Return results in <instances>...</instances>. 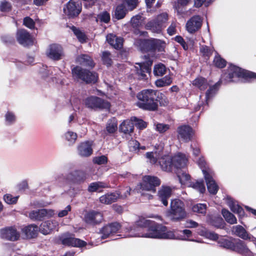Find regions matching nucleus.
Instances as JSON below:
<instances>
[{
    "label": "nucleus",
    "instance_id": "1",
    "mask_svg": "<svg viewBox=\"0 0 256 256\" xmlns=\"http://www.w3.org/2000/svg\"><path fill=\"white\" fill-rule=\"evenodd\" d=\"M150 221L144 218H140L136 221L132 226L126 228L128 237H144L159 239H178L188 240L187 238L192 236V232L189 230H184L180 232L183 235L178 234V231L168 230L166 228L162 225H156L148 229L147 233L144 234V228L148 226Z\"/></svg>",
    "mask_w": 256,
    "mask_h": 256
},
{
    "label": "nucleus",
    "instance_id": "2",
    "mask_svg": "<svg viewBox=\"0 0 256 256\" xmlns=\"http://www.w3.org/2000/svg\"><path fill=\"white\" fill-rule=\"evenodd\" d=\"M156 92V91L150 89L142 90L136 95L138 101L136 106L144 110H156L158 108Z\"/></svg>",
    "mask_w": 256,
    "mask_h": 256
},
{
    "label": "nucleus",
    "instance_id": "3",
    "mask_svg": "<svg viewBox=\"0 0 256 256\" xmlns=\"http://www.w3.org/2000/svg\"><path fill=\"white\" fill-rule=\"evenodd\" d=\"M168 216L174 220H180L187 216L184 202L179 199L171 201L170 209L168 212Z\"/></svg>",
    "mask_w": 256,
    "mask_h": 256
},
{
    "label": "nucleus",
    "instance_id": "4",
    "mask_svg": "<svg viewBox=\"0 0 256 256\" xmlns=\"http://www.w3.org/2000/svg\"><path fill=\"white\" fill-rule=\"evenodd\" d=\"M168 20V14L163 12L158 15L155 20L148 22L145 26V28L153 33L160 34L166 27L165 24Z\"/></svg>",
    "mask_w": 256,
    "mask_h": 256
},
{
    "label": "nucleus",
    "instance_id": "5",
    "mask_svg": "<svg viewBox=\"0 0 256 256\" xmlns=\"http://www.w3.org/2000/svg\"><path fill=\"white\" fill-rule=\"evenodd\" d=\"M72 73L74 77L86 83H95L98 78V74L96 72H90L78 66L72 70Z\"/></svg>",
    "mask_w": 256,
    "mask_h": 256
},
{
    "label": "nucleus",
    "instance_id": "6",
    "mask_svg": "<svg viewBox=\"0 0 256 256\" xmlns=\"http://www.w3.org/2000/svg\"><path fill=\"white\" fill-rule=\"evenodd\" d=\"M228 76L224 74V77H228V82L234 81L232 78L234 76L238 78H256V74L242 70L239 67L234 65H230L228 68Z\"/></svg>",
    "mask_w": 256,
    "mask_h": 256
},
{
    "label": "nucleus",
    "instance_id": "7",
    "mask_svg": "<svg viewBox=\"0 0 256 256\" xmlns=\"http://www.w3.org/2000/svg\"><path fill=\"white\" fill-rule=\"evenodd\" d=\"M84 104L88 108L92 109H109L110 106L108 101L96 96H90L86 98L84 100Z\"/></svg>",
    "mask_w": 256,
    "mask_h": 256
},
{
    "label": "nucleus",
    "instance_id": "8",
    "mask_svg": "<svg viewBox=\"0 0 256 256\" xmlns=\"http://www.w3.org/2000/svg\"><path fill=\"white\" fill-rule=\"evenodd\" d=\"M160 183V180L158 178L146 176L143 178L142 182L140 184V186L142 190L154 193L156 191V186H159Z\"/></svg>",
    "mask_w": 256,
    "mask_h": 256
},
{
    "label": "nucleus",
    "instance_id": "9",
    "mask_svg": "<svg viewBox=\"0 0 256 256\" xmlns=\"http://www.w3.org/2000/svg\"><path fill=\"white\" fill-rule=\"evenodd\" d=\"M81 10V6L72 0L69 1L63 8L64 15L70 18L78 16Z\"/></svg>",
    "mask_w": 256,
    "mask_h": 256
},
{
    "label": "nucleus",
    "instance_id": "10",
    "mask_svg": "<svg viewBox=\"0 0 256 256\" xmlns=\"http://www.w3.org/2000/svg\"><path fill=\"white\" fill-rule=\"evenodd\" d=\"M46 56L50 59L58 60L64 56V51L62 46L56 44H50L46 51Z\"/></svg>",
    "mask_w": 256,
    "mask_h": 256
},
{
    "label": "nucleus",
    "instance_id": "11",
    "mask_svg": "<svg viewBox=\"0 0 256 256\" xmlns=\"http://www.w3.org/2000/svg\"><path fill=\"white\" fill-rule=\"evenodd\" d=\"M0 236L4 240L16 241L19 239L20 234L15 227L10 226L0 230Z\"/></svg>",
    "mask_w": 256,
    "mask_h": 256
},
{
    "label": "nucleus",
    "instance_id": "12",
    "mask_svg": "<svg viewBox=\"0 0 256 256\" xmlns=\"http://www.w3.org/2000/svg\"><path fill=\"white\" fill-rule=\"evenodd\" d=\"M177 132L178 140L184 142H188L190 140L194 134L192 128L186 125L178 127Z\"/></svg>",
    "mask_w": 256,
    "mask_h": 256
},
{
    "label": "nucleus",
    "instance_id": "13",
    "mask_svg": "<svg viewBox=\"0 0 256 256\" xmlns=\"http://www.w3.org/2000/svg\"><path fill=\"white\" fill-rule=\"evenodd\" d=\"M62 244L75 247H82L86 246V242L79 238L72 236L71 234H66L60 238Z\"/></svg>",
    "mask_w": 256,
    "mask_h": 256
},
{
    "label": "nucleus",
    "instance_id": "14",
    "mask_svg": "<svg viewBox=\"0 0 256 256\" xmlns=\"http://www.w3.org/2000/svg\"><path fill=\"white\" fill-rule=\"evenodd\" d=\"M16 38L18 42L24 46L32 45L34 40L30 33L24 29L18 30L16 33Z\"/></svg>",
    "mask_w": 256,
    "mask_h": 256
},
{
    "label": "nucleus",
    "instance_id": "15",
    "mask_svg": "<svg viewBox=\"0 0 256 256\" xmlns=\"http://www.w3.org/2000/svg\"><path fill=\"white\" fill-rule=\"evenodd\" d=\"M202 20L199 16H194L186 22V28L188 32L192 34L200 28Z\"/></svg>",
    "mask_w": 256,
    "mask_h": 256
},
{
    "label": "nucleus",
    "instance_id": "16",
    "mask_svg": "<svg viewBox=\"0 0 256 256\" xmlns=\"http://www.w3.org/2000/svg\"><path fill=\"white\" fill-rule=\"evenodd\" d=\"M54 214V212L52 210L42 209L38 210L32 211L29 214V216L33 220H41L45 217H52Z\"/></svg>",
    "mask_w": 256,
    "mask_h": 256
},
{
    "label": "nucleus",
    "instance_id": "17",
    "mask_svg": "<svg viewBox=\"0 0 256 256\" xmlns=\"http://www.w3.org/2000/svg\"><path fill=\"white\" fill-rule=\"evenodd\" d=\"M202 172L206 182L208 192L212 194H216L218 190V187L212 178V172L209 173L206 170L204 169L202 170Z\"/></svg>",
    "mask_w": 256,
    "mask_h": 256
},
{
    "label": "nucleus",
    "instance_id": "18",
    "mask_svg": "<svg viewBox=\"0 0 256 256\" xmlns=\"http://www.w3.org/2000/svg\"><path fill=\"white\" fill-rule=\"evenodd\" d=\"M152 64V61H148L146 62L136 63L135 66L136 74L138 76V78L144 79L146 75V73H150V66Z\"/></svg>",
    "mask_w": 256,
    "mask_h": 256
},
{
    "label": "nucleus",
    "instance_id": "19",
    "mask_svg": "<svg viewBox=\"0 0 256 256\" xmlns=\"http://www.w3.org/2000/svg\"><path fill=\"white\" fill-rule=\"evenodd\" d=\"M172 168L177 170L186 167L188 162V158L186 155L181 153H178L172 157Z\"/></svg>",
    "mask_w": 256,
    "mask_h": 256
},
{
    "label": "nucleus",
    "instance_id": "20",
    "mask_svg": "<svg viewBox=\"0 0 256 256\" xmlns=\"http://www.w3.org/2000/svg\"><path fill=\"white\" fill-rule=\"evenodd\" d=\"M103 220L102 213L96 211H90L84 216L85 222L89 224H94L101 222Z\"/></svg>",
    "mask_w": 256,
    "mask_h": 256
},
{
    "label": "nucleus",
    "instance_id": "21",
    "mask_svg": "<svg viewBox=\"0 0 256 256\" xmlns=\"http://www.w3.org/2000/svg\"><path fill=\"white\" fill-rule=\"evenodd\" d=\"M158 166H159L162 170L171 172L172 170V156L164 155L158 158Z\"/></svg>",
    "mask_w": 256,
    "mask_h": 256
},
{
    "label": "nucleus",
    "instance_id": "22",
    "mask_svg": "<svg viewBox=\"0 0 256 256\" xmlns=\"http://www.w3.org/2000/svg\"><path fill=\"white\" fill-rule=\"evenodd\" d=\"M120 228V224L118 222H114L106 225L102 228L101 230L102 238H106L118 232Z\"/></svg>",
    "mask_w": 256,
    "mask_h": 256
},
{
    "label": "nucleus",
    "instance_id": "23",
    "mask_svg": "<svg viewBox=\"0 0 256 256\" xmlns=\"http://www.w3.org/2000/svg\"><path fill=\"white\" fill-rule=\"evenodd\" d=\"M58 226V222L56 220H47L42 223L40 230L42 234L46 235L57 229Z\"/></svg>",
    "mask_w": 256,
    "mask_h": 256
},
{
    "label": "nucleus",
    "instance_id": "24",
    "mask_svg": "<svg viewBox=\"0 0 256 256\" xmlns=\"http://www.w3.org/2000/svg\"><path fill=\"white\" fill-rule=\"evenodd\" d=\"M244 256H252V252L246 246L245 243L240 240H238L234 243L233 250Z\"/></svg>",
    "mask_w": 256,
    "mask_h": 256
},
{
    "label": "nucleus",
    "instance_id": "25",
    "mask_svg": "<svg viewBox=\"0 0 256 256\" xmlns=\"http://www.w3.org/2000/svg\"><path fill=\"white\" fill-rule=\"evenodd\" d=\"M92 142L86 141L82 142L78 146V154L82 156H88L92 154Z\"/></svg>",
    "mask_w": 256,
    "mask_h": 256
},
{
    "label": "nucleus",
    "instance_id": "26",
    "mask_svg": "<svg viewBox=\"0 0 256 256\" xmlns=\"http://www.w3.org/2000/svg\"><path fill=\"white\" fill-rule=\"evenodd\" d=\"M172 194V190L168 186H162L158 192L159 200L162 202L164 206L168 204V200L170 198Z\"/></svg>",
    "mask_w": 256,
    "mask_h": 256
},
{
    "label": "nucleus",
    "instance_id": "27",
    "mask_svg": "<svg viewBox=\"0 0 256 256\" xmlns=\"http://www.w3.org/2000/svg\"><path fill=\"white\" fill-rule=\"evenodd\" d=\"M226 201L232 212L238 214L240 217L244 215V212L243 208L238 204L236 201L234 200L229 196L226 198Z\"/></svg>",
    "mask_w": 256,
    "mask_h": 256
},
{
    "label": "nucleus",
    "instance_id": "28",
    "mask_svg": "<svg viewBox=\"0 0 256 256\" xmlns=\"http://www.w3.org/2000/svg\"><path fill=\"white\" fill-rule=\"evenodd\" d=\"M232 232L244 240H251L253 242H256V238L252 237L246 230L241 226H236L232 228Z\"/></svg>",
    "mask_w": 256,
    "mask_h": 256
},
{
    "label": "nucleus",
    "instance_id": "29",
    "mask_svg": "<svg viewBox=\"0 0 256 256\" xmlns=\"http://www.w3.org/2000/svg\"><path fill=\"white\" fill-rule=\"evenodd\" d=\"M106 40L116 49H120L122 46L123 39L113 34H108L106 36Z\"/></svg>",
    "mask_w": 256,
    "mask_h": 256
},
{
    "label": "nucleus",
    "instance_id": "30",
    "mask_svg": "<svg viewBox=\"0 0 256 256\" xmlns=\"http://www.w3.org/2000/svg\"><path fill=\"white\" fill-rule=\"evenodd\" d=\"M134 122L131 120H124L120 126V130L125 134L131 136L134 131Z\"/></svg>",
    "mask_w": 256,
    "mask_h": 256
},
{
    "label": "nucleus",
    "instance_id": "31",
    "mask_svg": "<svg viewBox=\"0 0 256 256\" xmlns=\"http://www.w3.org/2000/svg\"><path fill=\"white\" fill-rule=\"evenodd\" d=\"M120 194L118 192L108 194L101 196L100 198V201L102 204H108L114 202L118 198Z\"/></svg>",
    "mask_w": 256,
    "mask_h": 256
},
{
    "label": "nucleus",
    "instance_id": "32",
    "mask_svg": "<svg viewBox=\"0 0 256 256\" xmlns=\"http://www.w3.org/2000/svg\"><path fill=\"white\" fill-rule=\"evenodd\" d=\"M163 148L162 146H158V151L148 152L146 154V157L148 160L149 162L152 164L158 165V158L160 156V152L162 150Z\"/></svg>",
    "mask_w": 256,
    "mask_h": 256
},
{
    "label": "nucleus",
    "instance_id": "33",
    "mask_svg": "<svg viewBox=\"0 0 256 256\" xmlns=\"http://www.w3.org/2000/svg\"><path fill=\"white\" fill-rule=\"evenodd\" d=\"M76 62L80 64L92 68L94 66L92 58L86 54H82L76 58Z\"/></svg>",
    "mask_w": 256,
    "mask_h": 256
},
{
    "label": "nucleus",
    "instance_id": "34",
    "mask_svg": "<svg viewBox=\"0 0 256 256\" xmlns=\"http://www.w3.org/2000/svg\"><path fill=\"white\" fill-rule=\"evenodd\" d=\"M177 176L180 183L184 186H190L192 184L190 176L186 172H178Z\"/></svg>",
    "mask_w": 256,
    "mask_h": 256
},
{
    "label": "nucleus",
    "instance_id": "35",
    "mask_svg": "<svg viewBox=\"0 0 256 256\" xmlns=\"http://www.w3.org/2000/svg\"><path fill=\"white\" fill-rule=\"evenodd\" d=\"M150 42L154 50L160 52L164 51L166 44L164 41L158 39H152Z\"/></svg>",
    "mask_w": 256,
    "mask_h": 256
},
{
    "label": "nucleus",
    "instance_id": "36",
    "mask_svg": "<svg viewBox=\"0 0 256 256\" xmlns=\"http://www.w3.org/2000/svg\"><path fill=\"white\" fill-rule=\"evenodd\" d=\"M38 230V227L34 224L28 226L22 230L23 232L26 234V236L28 238L34 237L37 234Z\"/></svg>",
    "mask_w": 256,
    "mask_h": 256
},
{
    "label": "nucleus",
    "instance_id": "37",
    "mask_svg": "<svg viewBox=\"0 0 256 256\" xmlns=\"http://www.w3.org/2000/svg\"><path fill=\"white\" fill-rule=\"evenodd\" d=\"M106 184L100 182H92L88 186V190L90 192L100 191L102 188L107 187Z\"/></svg>",
    "mask_w": 256,
    "mask_h": 256
},
{
    "label": "nucleus",
    "instance_id": "38",
    "mask_svg": "<svg viewBox=\"0 0 256 256\" xmlns=\"http://www.w3.org/2000/svg\"><path fill=\"white\" fill-rule=\"evenodd\" d=\"M128 10V8H126L124 4L118 5L115 10L116 18L118 20L124 18Z\"/></svg>",
    "mask_w": 256,
    "mask_h": 256
},
{
    "label": "nucleus",
    "instance_id": "39",
    "mask_svg": "<svg viewBox=\"0 0 256 256\" xmlns=\"http://www.w3.org/2000/svg\"><path fill=\"white\" fill-rule=\"evenodd\" d=\"M118 129L117 120L115 118L110 119L106 124V130L109 134H114Z\"/></svg>",
    "mask_w": 256,
    "mask_h": 256
},
{
    "label": "nucleus",
    "instance_id": "40",
    "mask_svg": "<svg viewBox=\"0 0 256 256\" xmlns=\"http://www.w3.org/2000/svg\"><path fill=\"white\" fill-rule=\"evenodd\" d=\"M192 84L200 90H204L207 88L208 86L206 80L202 77L196 78L193 81Z\"/></svg>",
    "mask_w": 256,
    "mask_h": 256
},
{
    "label": "nucleus",
    "instance_id": "41",
    "mask_svg": "<svg viewBox=\"0 0 256 256\" xmlns=\"http://www.w3.org/2000/svg\"><path fill=\"white\" fill-rule=\"evenodd\" d=\"M200 55L204 58L206 60H208L213 52L212 48H210L206 46H201L200 50Z\"/></svg>",
    "mask_w": 256,
    "mask_h": 256
},
{
    "label": "nucleus",
    "instance_id": "42",
    "mask_svg": "<svg viewBox=\"0 0 256 256\" xmlns=\"http://www.w3.org/2000/svg\"><path fill=\"white\" fill-rule=\"evenodd\" d=\"M218 243L221 247L233 250L235 242L226 238H222L218 240Z\"/></svg>",
    "mask_w": 256,
    "mask_h": 256
},
{
    "label": "nucleus",
    "instance_id": "43",
    "mask_svg": "<svg viewBox=\"0 0 256 256\" xmlns=\"http://www.w3.org/2000/svg\"><path fill=\"white\" fill-rule=\"evenodd\" d=\"M222 214L226 220L230 224H234L236 223V218L235 216L230 213L228 210L224 209L222 210Z\"/></svg>",
    "mask_w": 256,
    "mask_h": 256
},
{
    "label": "nucleus",
    "instance_id": "44",
    "mask_svg": "<svg viewBox=\"0 0 256 256\" xmlns=\"http://www.w3.org/2000/svg\"><path fill=\"white\" fill-rule=\"evenodd\" d=\"M172 82V79L170 76H166L156 81L155 84L158 87H163L168 86Z\"/></svg>",
    "mask_w": 256,
    "mask_h": 256
},
{
    "label": "nucleus",
    "instance_id": "45",
    "mask_svg": "<svg viewBox=\"0 0 256 256\" xmlns=\"http://www.w3.org/2000/svg\"><path fill=\"white\" fill-rule=\"evenodd\" d=\"M166 72L165 66L160 63L155 65L154 68V74L156 76H162L165 74Z\"/></svg>",
    "mask_w": 256,
    "mask_h": 256
},
{
    "label": "nucleus",
    "instance_id": "46",
    "mask_svg": "<svg viewBox=\"0 0 256 256\" xmlns=\"http://www.w3.org/2000/svg\"><path fill=\"white\" fill-rule=\"evenodd\" d=\"M198 233L200 236H204L211 240H215L218 238V236L216 234L208 231L205 228L202 230L200 232H198Z\"/></svg>",
    "mask_w": 256,
    "mask_h": 256
},
{
    "label": "nucleus",
    "instance_id": "47",
    "mask_svg": "<svg viewBox=\"0 0 256 256\" xmlns=\"http://www.w3.org/2000/svg\"><path fill=\"white\" fill-rule=\"evenodd\" d=\"M190 187H192L202 194L206 191L204 184L202 180H196L195 182H192V184Z\"/></svg>",
    "mask_w": 256,
    "mask_h": 256
},
{
    "label": "nucleus",
    "instance_id": "48",
    "mask_svg": "<svg viewBox=\"0 0 256 256\" xmlns=\"http://www.w3.org/2000/svg\"><path fill=\"white\" fill-rule=\"evenodd\" d=\"M192 210L194 212L205 214L206 210V206L205 204H198L194 205Z\"/></svg>",
    "mask_w": 256,
    "mask_h": 256
},
{
    "label": "nucleus",
    "instance_id": "49",
    "mask_svg": "<svg viewBox=\"0 0 256 256\" xmlns=\"http://www.w3.org/2000/svg\"><path fill=\"white\" fill-rule=\"evenodd\" d=\"M78 171L74 170L69 173L66 177V180L68 182L77 183L78 182Z\"/></svg>",
    "mask_w": 256,
    "mask_h": 256
},
{
    "label": "nucleus",
    "instance_id": "50",
    "mask_svg": "<svg viewBox=\"0 0 256 256\" xmlns=\"http://www.w3.org/2000/svg\"><path fill=\"white\" fill-rule=\"evenodd\" d=\"M102 60L104 64L107 66H110L112 64V61L110 54L108 52H104L102 56Z\"/></svg>",
    "mask_w": 256,
    "mask_h": 256
},
{
    "label": "nucleus",
    "instance_id": "51",
    "mask_svg": "<svg viewBox=\"0 0 256 256\" xmlns=\"http://www.w3.org/2000/svg\"><path fill=\"white\" fill-rule=\"evenodd\" d=\"M218 86L219 84L217 83L214 85L210 87L209 89L208 90L206 93V101H208V99L211 98L216 94L218 90Z\"/></svg>",
    "mask_w": 256,
    "mask_h": 256
},
{
    "label": "nucleus",
    "instance_id": "52",
    "mask_svg": "<svg viewBox=\"0 0 256 256\" xmlns=\"http://www.w3.org/2000/svg\"><path fill=\"white\" fill-rule=\"evenodd\" d=\"M64 138L70 143L74 144L77 138V134L72 131H68L64 134Z\"/></svg>",
    "mask_w": 256,
    "mask_h": 256
},
{
    "label": "nucleus",
    "instance_id": "53",
    "mask_svg": "<svg viewBox=\"0 0 256 256\" xmlns=\"http://www.w3.org/2000/svg\"><path fill=\"white\" fill-rule=\"evenodd\" d=\"M154 126L155 130L161 134L166 132L170 128V125L162 123H156Z\"/></svg>",
    "mask_w": 256,
    "mask_h": 256
},
{
    "label": "nucleus",
    "instance_id": "54",
    "mask_svg": "<svg viewBox=\"0 0 256 256\" xmlns=\"http://www.w3.org/2000/svg\"><path fill=\"white\" fill-rule=\"evenodd\" d=\"M214 64L216 66L222 68L226 65V61L219 56H216L214 60Z\"/></svg>",
    "mask_w": 256,
    "mask_h": 256
},
{
    "label": "nucleus",
    "instance_id": "55",
    "mask_svg": "<svg viewBox=\"0 0 256 256\" xmlns=\"http://www.w3.org/2000/svg\"><path fill=\"white\" fill-rule=\"evenodd\" d=\"M5 120L7 124H12L16 122V116L13 112H8L5 115Z\"/></svg>",
    "mask_w": 256,
    "mask_h": 256
},
{
    "label": "nucleus",
    "instance_id": "56",
    "mask_svg": "<svg viewBox=\"0 0 256 256\" xmlns=\"http://www.w3.org/2000/svg\"><path fill=\"white\" fill-rule=\"evenodd\" d=\"M18 196H14L10 194H6L4 196L5 202L9 204H14L16 202Z\"/></svg>",
    "mask_w": 256,
    "mask_h": 256
},
{
    "label": "nucleus",
    "instance_id": "57",
    "mask_svg": "<svg viewBox=\"0 0 256 256\" xmlns=\"http://www.w3.org/2000/svg\"><path fill=\"white\" fill-rule=\"evenodd\" d=\"M72 30L74 32V34L76 36V37L80 40V42H85L86 36L84 34L79 30L77 29L74 26L72 27Z\"/></svg>",
    "mask_w": 256,
    "mask_h": 256
},
{
    "label": "nucleus",
    "instance_id": "58",
    "mask_svg": "<svg viewBox=\"0 0 256 256\" xmlns=\"http://www.w3.org/2000/svg\"><path fill=\"white\" fill-rule=\"evenodd\" d=\"M23 24L27 28L30 29L34 28L35 22L34 20L30 18L27 16L24 18L23 20Z\"/></svg>",
    "mask_w": 256,
    "mask_h": 256
},
{
    "label": "nucleus",
    "instance_id": "59",
    "mask_svg": "<svg viewBox=\"0 0 256 256\" xmlns=\"http://www.w3.org/2000/svg\"><path fill=\"white\" fill-rule=\"evenodd\" d=\"M11 4L8 2L4 0L0 3V10L1 12H8L11 10Z\"/></svg>",
    "mask_w": 256,
    "mask_h": 256
},
{
    "label": "nucleus",
    "instance_id": "60",
    "mask_svg": "<svg viewBox=\"0 0 256 256\" xmlns=\"http://www.w3.org/2000/svg\"><path fill=\"white\" fill-rule=\"evenodd\" d=\"M128 146L130 151L138 152L140 143L136 140H131L128 142Z\"/></svg>",
    "mask_w": 256,
    "mask_h": 256
},
{
    "label": "nucleus",
    "instance_id": "61",
    "mask_svg": "<svg viewBox=\"0 0 256 256\" xmlns=\"http://www.w3.org/2000/svg\"><path fill=\"white\" fill-rule=\"evenodd\" d=\"M142 16L140 15H136L132 17L131 19V23L133 27L138 28L141 24Z\"/></svg>",
    "mask_w": 256,
    "mask_h": 256
},
{
    "label": "nucleus",
    "instance_id": "62",
    "mask_svg": "<svg viewBox=\"0 0 256 256\" xmlns=\"http://www.w3.org/2000/svg\"><path fill=\"white\" fill-rule=\"evenodd\" d=\"M98 18L100 22L108 23L110 20V15L106 12H104L98 14Z\"/></svg>",
    "mask_w": 256,
    "mask_h": 256
},
{
    "label": "nucleus",
    "instance_id": "63",
    "mask_svg": "<svg viewBox=\"0 0 256 256\" xmlns=\"http://www.w3.org/2000/svg\"><path fill=\"white\" fill-rule=\"evenodd\" d=\"M131 189L130 187H126L123 189L120 190V192H118L120 194L118 198H125L130 195V192Z\"/></svg>",
    "mask_w": 256,
    "mask_h": 256
},
{
    "label": "nucleus",
    "instance_id": "64",
    "mask_svg": "<svg viewBox=\"0 0 256 256\" xmlns=\"http://www.w3.org/2000/svg\"><path fill=\"white\" fill-rule=\"evenodd\" d=\"M128 10H132L134 9L138 4V0H125Z\"/></svg>",
    "mask_w": 256,
    "mask_h": 256
}]
</instances>
